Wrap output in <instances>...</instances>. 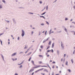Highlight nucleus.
<instances>
[{"mask_svg": "<svg viewBox=\"0 0 75 75\" xmlns=\"http://www.w3.org/2000/svg\"><path fill=\"white\" fill-rule=\"evenodd\" d=\"M43 69H44L43 68H42L38 70V71H42V70H43Z\"/></svg>", "mask_w": 75, "mask_h": 75, "instance_id": "nucleus-6", "label": "nucleus"}, {"mask_svg": "<svg viewBox=\"0 0 75 75\" xmlns=\"http://www.w3.org/2000/svg\"><path fill=\"white\" fill-rule=\"evenodd\" d=\"M19 38H20L19 37H18V40H19Z\"/></svg>", "mask_w": 75, "mask_h": 75, "instance_id": "nucleus-43", "label": "nucleus"}, {"mask_svg": "<svg viewBox=\"0 0 75 75\" xmlns=\"http://www.w3.org/2000/svg\"><path fill=\"white\" fill-rule=\"evenodd\" d=\"M0 42H1V45H2V42L1 41V40H0Z\"/></svg>", "mask_w": 75, "mask_h": 75, "instance_id": "nucleus-36", "label": "nucleus"}, {"mask_svg": "<svg viewBox=\"0 0 75 75\" xmlns=\"http://www.w3.org/2000/svg\"><path fill=\"white\" fill-rule=\"evenodd\" d=\"M41 25L43 26V25H44V24H43V23H42V24H41Z\"/></svg>", "mask_w": 75, "mask_h": 75, "instance_id": "nucleus-32", "label": "nucleus"}, {"mask_svg": "<svg viewBox=\"0 0 75 75\" xmlns=\"http://www.w3.org/2000/svg\"><path fill=\"white\" fill-rule=\"evenodd\" d=\"M46 9H47H47H48V6H46Z\"/></svg>", "mask_w": 75, "mask_h": 75, "instance_id": "nucleus-48", "label": "nucleus"}, {"mask_svg": "<svg viewBox=\"0 0 75 75\" xmlns=\"http://www.w3.org/2000/svg\"><path fill=\"white\" fill-rule=\"evenodd\" d=\"M63 44H61V46H63Z\"/></svg>", "mask_w": 75, "mask_h": 75, "instance_id": "nucleus-57", "label": "nucleus"}, {"mask_svg": "<svg viewBox=\"0 0 75 75\" xmlns=\"http://www.w3.org/2000/svg\"><path fill=\"white\" fill-rule=\"evenodd\" d=\"M27 48V47H26V46H25V47H24V49H25Z\"/></svg>", "mask_w": 75, "mask_h": 75, "instance_id": "nucleus-47", "label": "nucleus"}, {"mask_svg": "<svg viewBox=\"0 0 75 75\" xmlns=\"http://www.w3.org/2000/svg\"><path fill=\"white\" fill-rule=\"evenodd\" d=\"M34 74V72H33L31 75H33Z\"/></svg>", "mask_w": 75, "mask_h": 75, "instance_id": "nucleus-54", "label": "nucleus"}, {"mask_svg": "<svg viewBox=\"0 0 75 75\" xmlns=\"http://www.w3.org/2000/svg\"><path fill=\"white\" fill-rule=\"evenodd\" d=\"M50 48V46H48V47L47 48V50H48V49H49V48Z\"/></svg>", "mask_w": 75, "mask_h": 75, "instance_id": "nucleus-31", "label": "nucleus"}, {"mask_svg": "<svg viewBox=\"0 0 75 75\" xmlns=\"http://www.w3.org/2000/svg\"><path fill=\"white\" fill-rule=\"evenodd\" d=\"M31 62L34 65H35V64H34V61L33 60H32L31 61Z\"/></svg>", "mask_w": 75, "mask_h": 75, "instance_id": "nucleus-7", "label": "nucleus"}, {"mask_svg": "<svg viewBox=\"0 0 75 75\" xmlns=\"http://www.w3.org/2000/svg\"><path fill=\"white\" fill-rule=\"evenodd\" d=\"M20 68H21L22 67V65L20 66Z\"/></svg>", "mask_w": 75, "mask_h": 75, "instance_id": "nucleus-50", "label": "nucleus"}, {"mask_svg": "<svg viewBox=\"0 0 75 75\" xmlns=\"http://www.w3.org/2000/svg\"><path fill=\"white\" fill-rule=\"evenodd\" d=\"M41 74L42 75H45V73H41Z\"/></svg>", "mask_w": 75, "mask_h": 75, "instance_id": "nucleus-23", "label": "nucleus"}, {"mask_svg": "<svg viewBox=\"0 0 75 75\" xmlns=\"http://www.w3.org/2000/svg\"><path fill=\"white\" fill-rule=\"evenodd\" d=\"M3 33L1 34H0V37H1V35H2L3 34Z\"/></svg>", "mask_w": 75, "mask_h": 75, "instance_id": "nucleus-46", "label": "nucleus"}, {"mask_svg": "<svg viewBox=\"0 0 75 75\" xmlns=\"http://www.w3.org/2000/svg\"><path fill=\"white\" fill-rule=\"evenodd\" d=\"M59 74H56L55 75H59Z\"/></svg>", "mask_w": 75, "mask_h": 75, "instance_id": "nucleus-44", "label": "nucleus"}, {"mask_svg": "<svg viewBox=\"0 0 75 75\" xmlns=\"http://www.w3.org/2000/svg\"><path fill=\"white\" fill-rule=\"evenodd\" d=\"M68 19L67 18H66V19H65V20L67 21L68 20Z\"/></svg>", "mask_w": 75, "mask_h": 75, "instance_id": "nucleus-49", "label": "nucleus"}, {"mask_svg": "<svg viewBox=\"0 0 75 75\" xmlns=\"http://www.w3.org/2000/svg\"><path fill=\"white\" fill-rule=\"evenodd\" d=\"M52 30V29H51L49 31L50 34L51 33V32Z\"/></svg>", "mask_w": 75, "mask_h": 75, "instance_id": "nucleus-16", "label": "nucleus"}, {"mask_svg": "<svg viewBox=\"0 0 75 75\" xmlns=\"http://www.w3.org/2000/svg\"><path fill=\"white\" fill-rule=\"evenodd\" d=\"M41 32H39V36H40L41 34Z\"/></svg>", "mask_w": 75, "mask_h": 75, "instance_id": "nucleus-18", "label": "nucleus"}, {"mask_svg": "<svg viewBox=\"0 0 75 75\" xmlns=\"http://www.w3.org/2000/svg\"><path fill=\"white\" fill-rule=\"evenodd\" d=\"M40 67H47V66H41V65H39V66H37L36 67H34L33 68H34V69H35V68H37Z\"/></svg>", "mask_w": 75, "mask_h": 75, "instance_id": "nucleus-1", "label": "nucleus"}, {"mask_svg": "<svg viewBox=\"0 0 75 75\" xmlns=\"http://www.w3.org/2000/svg\"><path fill=\"white\" fill-rule=\"evenodd\" d=\"M66 54H64V57H65V56H66Z\"/></svg>", "mask_w": 75, "mask_h": 75, "instance_id": "nucleus-56", "label": "nucleus"}, {"mask_svg": "<svg viewBox=\"0 0 75 75\" xmlns=\"http://www.w3.org/2000/svg\"><path fill=\"white\" fill-rule=\"evenodd\" d=\"M33 33H34V31H32L31 32V34H32V35L33 34Z\"/></svg>", "mask_w": 75, "mask_h": 75, "instance_id": "nucleus-33", "label": "nucleus"}, {"mask_svg": "<svg viewBox=\"0 0 75 75\" xmlns=\"http://www.w3.org/2000/svg\"><path fill=\"white\" fill-rule=\"evenodd\" d=\"M31 58V57H30V58L28 60L29 62H30V60Z\"/></svg>", "mask_w": 75, "mask_h": 75, "instance_id": "nucleus-27", "label": "nucleus"}, {"mask_svg": "<svg viewBox=\"0 0 75 75\" xmlns=\"http://www.w3.org/2000/svg\"><path fill=\"white\" fill-rule=\"evenodd\" d=\"M71 62H72V63L73 64V60L72 59H71Z\"/></svg>", "mask_w": 75, "mask_h": 75, "instance_id": "nucleus-24", "label": "nucleus"}, {"mask_svg": "<svg viewBox=\"0 0 75 75\" xmlns=\"http://www.w3.org/2000/svg\"><path fill=\"white\" fill-rule=\"evenodd\" d=\"M39 50H40V52L41 51H42V50L40 49H39Z\"/></svg>", "mask_w": 75, "mask_h": 75, "instance_id": "nucleus-40", "label": "nucleus"}, {"mask_svg": "<svg viewBox=\"0 0 75 75\" xmlns=\"http://www.w3.org/2000/svg\"><path fill=\"white\" fill-rule=\"evenodd\" d=\"M11 36L12 37V38L13 37V35H11Z\"/></svg>", "mask_w": 75, "mask_h": 75, "instance_id": "nucleus-61", "label": "nucleus"}, {"mask_svg": "<svg viewBox=\"0 0 75 75\" xmlns=\"http://www.w3.org/2000/svg\"><path fill=\"white\" fill-rule=\"evenodd\" d=\"M46 23L47 24V25H49V23H48V22H46Z\"/></svg>", "mask_w": 75, "mask_h": 75, "instance_id": "nucleus-38", "label": "nucleus"}, {"mask_svg": "<svg viewBox=\"0 0 75 75\" xmlns=\"http://www.w3.org/2000/svg\"><path fill=\"white\" fill-rule=\"evenodd\" d=\"M59 73H61V71H59Z\"/></svg>", "mask_w": 75, "mask_h": 75, "instance_id": "nucleus-52", "label": "nucleus"}, {"mask_svg": "<svg viewBox=\"0 0 75 75\" xmlns=\"http://www.w3.org/2000/svg\"><path fill=\"white\" fill-rule=\"evenodd\" d=\"M68 61H66V62L65 63V64H66V65H68Z\"/></svg>", "mask_w": 75, "mask_h": 75, "instance_id": "nucleus-12", "label": "nucleus"}, {"mask_svg": "<svg viewBox=\"0 0 75 75\" xmlns=\"http://www.w3.org/2000/svg\"><path fill=\"white\" fill-rule=\"evenodd\" d=\"M31 53H31V52H30L29 54H28L27 55H30V54H31Z\"/></svg>", "mask_w": 75, "mask_h": 75, "instance_id": "nucleus-20", "label": "nucleus"}, {"mask_svg": "<svg viewBox=\"0 0 75 75\" xmlns=\"http://www.w3.org/2000/svg\"><path fill=\"white\" fill-rule=\"evenodd\" d=\"M40 17L41 18L42 17V18H44L45 19V18L43 16H40Z\"/></svg>", "mask_w": 75, "mask_h": 75, "instance_id": "nucleus-21", "label": "nucleus"}, {"mask_svg": "<svg viewBox=\"0 0 75 75\" xmlns=\"http://www.w3.org/2000/svg\"><path fill=\"white\" fill-rule=\"evenodd\" d=\"M49 55H47V57H49Z\"/></svg>", "mask_w": 75, "mask_h": 75, "instance_id": "nucleus-64", "label": "nucleus"}, {"mask_svg": "<svg viewBox=\"0 0 75 75\" xmlns=\"http://www.w3.org/2000/svg\"><path fill=\"white\" fill-rule=\"evenodd\" d=\"M38 63L39 64H42L43 63H42V61H39L38 62Z\"/></svg>", "mask_w": 75, "mask_h": 75, "instance_id": "nucleus-3", "label": "nucleus"}, {"mask_svg": "<svg viewBox=\"0 0 75 75\" xmlns=\"http://www.w3.org/2000/svg\"><path fill=\"white\" fill-rule=\"evenodd\" d=\"M65 31H66V32H67V29H66V28H65Z\"/></svg>", "mask_w": 75, "mask_h": 75, "instance_id": "nucleus-28", "label": "nucleus"}, {"mask_svg": "<svg viewBox=\"0 0 75 75\" xmlns=\"http://www.w3.org/2000/svg\"><path fill=\"white\" fill-rule=\"evenodd\" d=\"M30 13V14H33V13Z\"/></svg>", "mask_w": 75, "mask_h": 75, "instance_id": "nucleus-55", "label": "nucleus"}, {"mask_svg": "<svg viewBox=\"0 0 75 75\" xmlns=\"http://www.w3.org/2000/svg\"><path fill=\"white\" fill-rule=\"evenodd\" d=\"M6 22H7V23H8L9 22V21H6Z\"/></svg>", "mask_w": 75, "mask_h": 75, "instance_id": "nucleus-41", "label": "nucleus"}, {"mask_svg": "<svg viewBox=\"0 0 75 75\" xmlns=\"http://www.w3.org/2000/svg\"><path fill=\"white\" fill-rule=\"evenodd\" d=\"M39 56L41 58L43 57V56L42 55H39Z\"/></svg>", "mask_w": 75, "mask_h": 75, "instance_id": "nucleus-13", "label": "nucleus"}, {"mask_svg": "<svg viewBox=\"0 0 75 75\" xmlns=\"http://www.w3.org/2000/svg\"><path fill=\"white\" fill-rule=\"evenodd\" d=\"M45 32V31H43V32H42V33H44Z\"/></svg>", "mask_w": 75, "mask_h": 75, "instance_id": "nucleus-60", "label": "nucleus"}, {"mask_svg": "<svg viewBox=\"0 0 75 75\" xmlns=\"http://www.w3.org/2000/svg\"><path fill=\"white\" fill-rule=\"evenodd\" d=\"M46 41H46V40H45V41H43V43H44L45 42H46Z\"/></svg>", "mask_w": 75, "mask_h": 75, "instance_id": "nucleus-29", "label": "nucleus"}, {"mask_svg": "<svg viewBox=\"0 0 75 75\" xmlns=\"http://www.w3.org/2000/svg\"><path fill=\"white\" fill-rule=\"evenodd\" d=\"M61 62H62V61H63V59L62 58L61 59Z\"/></svg>", "mask_w": 75, "mask_h": 75, "instance_id": "nucleus-45", "label": "nucleus"}, {"mask_svg": "<svg viewBox=\"0 0 75 75\" xmlns=\"http://www.w3.org/2000/svg\"><path fill=\"white\" fill-rule=\"evenodd\" d=\"M25 33H24V31H23V30H22V33L21 34V36L22 37H23V36H24Z\"/></svg>", "mask_w": 75, "mask_h": 75, "instance_id": "nucleus-2", "label": "nucleus"}, {"mask_svg": "<svg viewBox=\"0 0 75 75\" xmlns=\"http://www.w3.org/2000/svg\"><path fill=\"white\" fill-rule=\"evenodd\" d=\"M38 71V70L36 71H35V73H37L38 71Z\"/></svg>", "mask_w": 75, "mask_h": 75, "instance_id": "nucleus-34", "label": "nucleus"}, {"mask_svg": "<svg viewBox=\"0 0 75 75\" xmlns=\"http://www.w3.org/2000/svg\"><path fill=\"white\" fill-rule=\"evenodd\" d=\"M44 72L46 71V72H48V71L46 69H45L43 70Z\"/></svg>", "mask_w": 75, "mask_h": 75, "instance_id": "nucleus-4", "label": "nucleus"}, {"mask_svg": "<svg viewBox=\"0 0 75 75\" xmlns=\"http://www.w3.org/2000/svg\"><path fill=\"white\" fill-rule=\"evenodd\" d=\"M23 53V52H20V54H21V53Z\"/></svg>", "mask_w": 75, "mask_h": 75, "instance_id": "nucleus-51", "label": "nucleus"}, {"mask_svg": "<svg viewBox=\"0 0 75 75\" xmlns=\"http://www.w3.org/2000/svg\"><path fill=\"white\" fill-rule=\"evenodd\" d=\"M54 43H53L52 45V48H53L54 47Z\"/></svg>", "mask_w": 75, "mask_h": 75, "instance_id": "nucleus-5", "label": "nucleus"}, {"mask_svg": "<svg viewBox=\"0 0 75 75\" xmlns=\"http://www.w3.org/2000/svg\"><path fill=\"white\" fill-rule=\"evenodd\" d=\"M51 50H47V52H49L50 51H51Z\"/></svg>", "mask_w": 75, "mask_h": 75, "instance_id": "nucleus-25", "label": "nucleus"}, {"mask_svg": "<svg viewBox=\"0 0 75 75\" xmlns=\"http://www.w3.org/2000/svg\"><path fill=\"white\" fill-rule=\"evenodd\" d=\"M49 39V38H47V39H46V41L48 40V39Z\"/></svg>", "mask_w": 75, "mask_h": 75, "instance_id": "nucleus-19", "label": "nucleus"}, {"mask_svg": "<svg viewBox=\"0 0 75 75\" xmlns=\"http://www.w3.org/2000/svg\"><path fill=\"white\" fill-rule=\"evenodd\" d=\"M17 59V58H16L15 59H12V60L13 61H16V60Z\"/></svg>", "mask_w": 75, "mask_h": 75, "instance_id": "nucleus-10", "label": "nucleus"}, {"mask_svg": "<svg viewBox=\"0 0 75 75\" xmlns=\"http://www.w3.org/2000/svg\"><path fill=\"white\" fill-rule=\"evenodd\" d=\"M10 43V42H8V44H9Z\"/></svg>", "mask_w": 75, "mask_h": 75, "instance_id": "nucleus-59", "label": "nucleus"}, {"mask_svg": "<svg viewBox=\"0 0 75 75\" xmlns=\"http://www.w3.org/2000/svg\"><path fill=\"white\" fill-rule=\"evenodd\" d=\"M68 71L69 72H71V71L70 70V69H68Z\"/></svg>", "mask_w": 75, "mask_h": 75, "instance_id": "nucleus-22", "label": "nucleus"}, {"mask_svg": "<svg viewBox=\"0 0 75 75\" xmlns=\"http://www.w3.org/2000/svg\"><path fill=\"white\" fill-rule=\"evenodd\" d=\"M40 48H41L42 49L43 48V46L42 45H41Z\"/></svg>", "mask_w": 75, "mask_h": 75, "instance_id": "nucleus-14", "label": "nucleus"}, {"mask_svg": "<svg viewBox=\"0 0 75 75\" xmlns=\"http://www.w3.org/2000/svg\"><path fill=\"white\" fill-rule=\"evenodd\" d=\"M53 64H55V62H52Z\"/></svg>", "mask_w": 75, "mask_h": 75, "instance_id": "nucleus-37", "label": "nucleus"}, {"mask_svg": "<svg viewBox=\"0 0 75 75\" xmlns=\"http://www.w3.org/2000/svg\"><path fill=\"white\" fill-rule=\"evenodd\" d=\"M51 42H52L51 41H49V42L48 43V44L49 45H50L51 44Z\"/></svg>", "mask_w": 75, "mask_h": 75, "instance_id": "nucleus-11", "label": "nucleus"}, {"mask_svg": "<svg viewBox=\"0 0 75 75\" xmlns=\"http://www.w3.org/2000/svg\"><path fill=\"white\" fill-rule=\"evenodd\" d=\"M33 71V70L32 69H31L30 70V71H29V72H32Z\"/></svg>", "mask_w": 75, "mask_h": 75, "instance_id": "nucleus-9", "label": "nucleus"}, {"mask_svg": "<svg viewBox=\"0 0 75 75\" xmlns=\"http://www.w3.org/2000/svg\"><path fill=\"white\" fill-rule=\"evenodd\" d=\"M16 54V53H14V54H12L11 56H13L15 55Z\"/></svg>", "mask_w": 75, "mask_h": 75, "instance_id": "nucleus-8", "label": "nucleus"}, {"mask_svg": "<svg viewBox=\"0 0 75 75\" xmlns=\"http://www.w3.org/2000/svg\"><path fill=\"white\" fill-rule=\"evenodd\" d=\"M23 63V62H22V63H20V64H18V65H21Z\"/></svg>", "mask_w": 75, "mask_h": 75, "instance_id": "nucleus-17", "label": "nucleus"}, {"mask_svg": "<svg viewBox=\"0 0 75 75\" xmlns=\"http://www.w3.org/2000/svg\"><path fill=\"white\" fill-rule=\"evenodd\" d=\"M52 75H54V73H53Z\"/></svg>", "mask_w": 75, "mask_h": 75, "instance_id": "nucleus-62", "label": "nucleus"}, {"mask_svg": "<svg viewBox=\"0 0 75 75\" xmlns=\"http://www.w3.org/2000/svg\"><path fill=\"white\" fill-rule=\"evenodd\" d=\"M47 33V31H46V32H45V35H46Z\"/></svg>", "mask_w": 75, "mask_h": 75, "instance_id": "nucleus-30", "label": "nucleus"}, {"mask_svg": "<svg viewBox=\"0 0 75 75\" xmlns=\"http://www.w3.org/2000/svg\"><path fill=\"white\" fill-rule=\"evenodd\" d=\"M54 66H52V68H54Z\"/></svg>", "mask_w": 75, "mask_h": 75, "instance_id": "nucleus-53", "label": "nucleus"}, {"mask_svg": "<svg viewBox=\"0 0 75 75\" xmlns=\"http://www.w3.org/2000/svg\"><path fill=\"white\" fill-rule=\"evenodd\" d=\"M2 1H3L4 3H5V0H2Z\"/></svg>", "mask_w": 75, "mask_h": 75, "instance_id": "nucleus-26", "label": "nucleus"}, {"mask_svg": "<svg viewBox=\"0 0 75 75\" xmlns=\"http://www.w3.org/2000/svg\"><path fill=\"white\" fill-rule=\"evenodd\" d=\"M15 75H18L17 73H16Z\"/></svg>", "mask_w": 75, "mask_h": 75, "instance_id": "nucleus-58", "label": "nucleus"}, {"mask_svg": "<svg viewBox=\"0 0 75 75\" xmlns=\"http://www.w3.org/2000/svg\"><path fill=\"white\" fill-rule=\"evenodd\" d=\"M0 8H2V6L1 5H0Z\"/></svg>", "mask_w": 75, "mask_h": 75, "instance_id": "nucleus-35", "label": "nucleus"}, {"mask_svg": "<svg viewBox=\"0 0 75 75\" xmlns=\"http://www.w3.org/2000/svg\"><path fill=\"white\" fill-rule=\"evenodd\" d=\"M46 13V12H45L43 13H42L41 15H43L45 14Z\"/></svg>", "mask_w": 75, "mask_h": 75, "instance_id": "nucleus-15", "label": "nucleus"}, {"mask_svg": "<svg viewBox=\"0 0 75 75\" xmlns=\"http://www.w3.org/2000/svg\"><path fill=\"white\" fill-rule=\"evenodd\" d=\"M40 3L41 4L42 3V1H40Z\"/></svg>", "mask_w": 75, "mask_h": 75, "instance_id": "nucleus-42", "label": "nucleus"}, {"mask_svg": "<svg viewBox=\"0 0 75 75\" xmlns=\"http://www.w3.org/2000/svg\"><path fill=\"white\" fill-rule=\"evenodd\" d=\"M51 52L52 53L53 52V49H52Z\"/></svg>", "mask_w": 75, "mask_h": 75, "instance_id": "nucleus-39", "label": "nucleus"}, {"mask_svg": "<svg viewBox=\"0 0 75 75\" xmlns=\"http://www.w3.org/2000/svg\"><path fill=\"white\" fill-rule=\"evenodd\" d=\"M28 52V50L26 51V52H25V53H26L27 52Z\"/></svg>", "mask_w": 75, "mask_h": 75, "instance_id": "nucleus-63", "label": "nucleus"}]
</instances>
